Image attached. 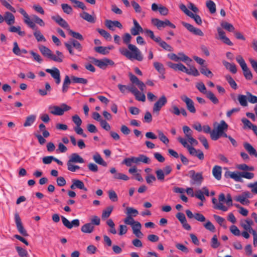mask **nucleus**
<instances>
[{
  "label": "nucleus",
  "instance_id": "28",
  "mask_svg": "<svg viewBox=\"0 0 257 257\" xmlns=\"http://www.w3.org/2000/svg\"><path fill=\"white\" fill-rule=\"evenodd\" d=\"M136 164H139L140 162L145 164H150L151 160L149 157L144 155H140L137 157H135Z\"/></svg>",
  "mask_w": 257,
  "mask_h": 257
},
{
  "label": "nucleus",
  "instance_id": "52",
  "mask_svg": "<svg viewBox=\"0 0 257 257\" xmlns=\"http://www.w3.org/2000/svg\"><path fill=\"white\" fill-rule=\"evenodd\" d=\"M200 72L207 77L212 78L213 76L211 71L205 66H203L200 69Z\"/></svg>",
  "mask_w": 257,
  "mask_h": 257
},
{
  "label": "nucleus",
  "instance_id": "43",
  "mask_svg": "<svg viewBox=\"0 0 257 257\" xmlns=\"http://www.w3.org/2000/svg\"><path fill=\"white\" fill-rule=\"evenodd\" d=\"M206 97L208 98L210 101H212L214 104H218L219 102L218 99L216 98L215 95L210 91H208L207 94H206Z\"/></svg>",
  "mask_w": 257,
  "mask_h": 257
},
{
  "label": "nucleus",
  "instance_id": "49",
  "mask_svg": "<svg viewBox=\"0 0 257 257\" xmlns=\"http://www.w3.org/2000/svg\"><path fill=\"white\" fill-rule=\"evenodd\" d=\"M196 87L201 93L205 95L208 91L206 90L204 84L202 82L196 83Z\"/></svg>",
  "mask_w": 257,
  "mask_h": 257
},
{
  "label": "nucleus",
  "instance_id": "63",
  "mask_svg": "<svg viewBox=\"0 0 257 257\" xmlns=\"http://www.w3.org/2000/svg\"><path fill=\"white\" fill-rule=\"evenodd\" d=\"M128 91L132 93L135 96L136 98H137V94H139V91L138 90L136 87L134 86L133 84H131L128 85L127 87Z\"/></svg>",
  "mask_w": 257,
  "mask_h": 257
},
{
  "label": "nucleus",
  "instance_id": "14",
  "mask_svg": "<svg viewBox=\"0 0 257 257\" xmlns=\"http://www.w3.org/2000/svg\"><path fill=\"white\" fill-rule=\"evenodd\" d=\"M181 99L186 103V107L190 112L194 113L196 112V109L194 107V102L191 99L184 95L181 96Z\"/></svg>",
  "mask_w": 257,
  "mask_h": 257
},
{
  "label": "nucleus",
  "instance_id": "62",
  "mask_svg": "<svg viewBox=\"0 0 257 257\" xmlns=\"http://www.w3.org/2000/svg\"><path fill=\"white\" fill-rule=\"evenodd\" d=\"M158 136L161 141L164 143L165 144H168L169 142L168 138L164 135L163 133L161 131H158Z\"/></svg>",
  "mask_w": 257,
  "mask_h": 257
},
{
  "label": "nucleus",
  "instance_id": "29",
  "mask_svg": "<svg viewBox=\"0 0 257 257\" xmlns=\"http://www.w3.org/2000/svg\"><path fill=\"white\" fill-rule=\"evenodd\" d=\"M243 147L250 155L254 156L257 158V152L250 144L245 143L243 144Z\"/></svg>",
  "mask_w": 257,
  "mask_h": 257
},
{
  "label": "nucleus",
  "instance_id": "24",
  "mask_svg": "<svg viewBox=\"0 0 257 257\" xmlns=\"http://www.w3.org/2000/svg\"><path fill=\"white\" fill-rule=\"evenodd\" d=\"M4 21L9 25H13L15 23V18L14 15L9 12H6L4 16Z\"/></svg>",
  "mask_w": 257,
  "mask_h": 257
},
{
  "label": "nucleus",
  "instance_id": "54",
  "mask_svg": "<svg viewBox=\"0 0 257 257\" xmlns=\"http://www.w3.org/2000/svg\"><path fill=\"white\" fill-rule=\"evenodd\" d=\"M97 31L100 34V35L103 37L105 39L109 40L111 39V37L110 34L105 30L97 29Z\"/></svg>",
  "mask_w": 257,
  "mask_h": 257
},
{
  "label": "nucleus",
  "instance_id": "20",
  "mask_svg": "<svg viewBox=\"0 0 257 257\" xmlns=\"http://www.w3.org/2000/svg\"><path fill=\"white\" fill-rule=\"evenodd\" d=\"M187 149L191 155L197 157L200 160H203L204 159V154L201 150H197L191 146Z\"/></svg>",
  "mask_w": 257,
  "mask_h": 257
},
{
  "label": "nucleus",
  "instance_id": "12",
  "mask_svg": "<svg viewBox=\"0 0 257 257\" xmlns=\"http://www.w3.org/2000/svg\"><path fill=\"white\" fill-rule=\"evenodd\" d=\"M45 71L51 74V76L55 80L56 84H59L60 83V73L57 68L54 67L52 69H46Z\"/></svg>",
  "mask_w": 257,
  "mask_h": 257
},
{
  "label": "nucleus",
  "instance_id": "7",
  "mask_svg": "<svg viewBox=\"0 0 257 257\" xmlns=\"http://www.w3.org/2000/svg\"><path fill=\"white\" fill-rule=\"evenodd\" d=\"M151 22L159 30H161L162 28H165L167 26H169L172 29L176 28V26L167 19H166L165 21H161L157 18H153L152 19Z\"/></svg>",
  "mask_w": 257,
  "mask_h": 257
},
{
  "label": "nucleus",
  "instance_id": "15",
  "mask_svg": "<svg viewBox=\"0 0 257 257\" xmlns=\"http://www.w3.org/2000/svg\"><path fill=\"white\" fill-rule=\"evenodd\" d=\"M128 76L130 81L133 84L137 85L141 91H143L144 90L145 87V84L142 81H140L136 76L130 73Z\"/></svg>",
  "mask_w": 257,
  "mask_h": 257
},
{
  "label": "nucleus",
  "instance_id": "8",
  "mask_svg": "<svg viewBox=\"0 0 257 257\" xmlns=\"http://www.w3.org/2000/svg\"><path fill=\"white\" fill-rule=\"evenodd\" d=\"M189 174L191 179V184L200 185L201 184L203 180L202 172L196 173L195 171L191 170L189 172Z\"/></svg>",
  "mask_w": 257,
  "mask_h": 257
},
{
  "label": "nucleus",
  "instance_id": "48",
  "mask_svg": "<svg viewBox=\"0 0 257 257\" xmlns=\"http://www.w3.org/2000/svg\"><path fill=\"white\" fill-rule=\"evenodd\" d=\"M186 73L194 76H198L200 75L198 70L193 66H190L189 69H187Z\"/></svg>",
  "mask_w": 257,
  "mask_h": 257
},
{
  "label": "nucleus",
  "instance_id": "42",
  "mask_svg": "<svg viewBox=\"0 0 257 257\" xmlns=\"http://www.w3.org/2000/svg\"><path fill=\"white\" fill-rule=\"evenodd\" d=\"M71 78V81L73 83L85 84H87L88 82L87 80L83 78H79L74 76H72Z\"/></svg>",
  "mask_w": 257,
  "mask_h": 257
},
{
  "label": "nucleus",
  "instance_id": "56",
  "mask_svg": "<svg viewBox=\"0 0 257 257\" xmlns=\"http://www.w3.org/2000/svg\"><path fill=\"white\" fill-rule=\"evenodd\" d=\"M16 249L20 257H28L27 251L20 246H16Z\"/></svg>",
  "mask_w": 257,
  "mask_h": 257
},
{
  "label": "nucleus",
  "instance_id": "27",
  "mask_svg": "<svg viewBox=\"0 0 257 257\" xmlns=\"http://www.w3.org/2000/svg\"><path fill=\"white\" fill-rule=\"evenodd\" d=\"M222 63L225 68L228 70L231 73L235 74L237 72L236 66L234 63H230L226 61H223Z\"/></svg>",
  "mask_w": 257,
  "mask_h": 257
},
{
  "label": "nucleus",
  "instance_id": "60",
  "mask_svg": "<svg viewBox=\"0 0 257 257\" xmlns=\"http://www.w3.org/2000/svg\"><path fill=\"white\" fill-rule=\"evenodd\" d=\"M61 7L65 13L67 14H70L72 13L73 9L69 5L67 4H62L61 5Z\"/></svg>",
  "mask_w": 257,
  "mask_h": 257
},
{
  "label": "nucleus",
  "instance_id": "50",
  "mask_svg": "<svg viewBox=\"0 0 257 257\" xmlns=\"http://www.w3.org/2000/svg\"><path fill=\"white\" fill-rule=\"evenodd\" d=\"M237 97L238 100L241 106H246L247 105L246 96L242 94H239L238 95Z\"/></svg>",
  "mask_w": 257,
  "mask_h": 257
},
{
  "label": "nucleus",
  "instance_id": "3",
  "mask_svg": "<svg viewBox=\"0 0 257 257\" xmlns=\"http://www.w3.org/2000/svg\"><path fill=\"white\" fill-rule=\"evenodd\" d=\"M64 44L69 54L71 55H74L73 48L75 49L78 52H80L82 50L81 44L74 39H70L68 42H66Z\"/></svg>",
  "mask_w": 257,
  "mask_h": 257
},
{
  "label": "nucleus",
  "instance_id": "13",
  "mask_svg": "<svg viewBox=\"0 0 257 257\" xmlns=\"http://www.w3.org/2000/svg\"><path fill=\"white\" fill-rule=\"evenodd\" d=\"M167 102L166 97L163 95L154 104L153 110L154 112H159L161 108L165 105Z\"/></svg>",
  "mask_w": 257,
  "mask_h": 257
},
{
  "label": "nucleus",
  "instance_id": "16",
  "mask_svg": "<svg viewBox=\"0 0 257 257\" xmlns=\"http://www.w3.org/2000/svg\"><path fill=\"white\" fill-rule=\"evenodd\" d=\"M19 11L25 18L24 20L25 24H26L31 29H35L36 25L35 23L30 19L29 15L26 11L22 8H20Z\"/></svg>",
  "mask_w": 257,
  "mask_h": 257
},
{
  "label": "nucleus",
  "instance_id": "36",
  "mask_svg": "<svg viewBox=\"0 0 257 257\" xmlns=\"http://www.w3.org/2000/svg\"><path fill=\"white\" fill-rule=\"evenodd\" d=\"M68 32L70 35L73 38L77 39L80 41H83L84 38L83 36L79 33L76 32L71 30L70 28L68 29Z\"/></svg>",
  "mask_w": 257,
  "mask_h": 257
},
{
  "label": "nucleus",
  "instance_id": "11",
  "mask_svg": "<svg viewBox=\"0 0 257 257\" xmlns=\"http://www.w3.org/2000/svg\"><path fill=\"white\" fill-rule=\"evenodd\" d=\"M61 220L63 225L68 229H71L73 227H78L80 225L79 220L75 219L71 222L64 216H61Z\"/></svg>",
  "mask_w": 257,
  "mask_h": 257
},
{
  "label": "nucleus",
  "instance_id": "61",
  "mask_svg": "<svg viewBox=\"0 0 257 257\" xmlns=\"http://www.w3.org/2000/svg\"><path fill=\"white\" fill-rule=\"evenodd\" d=\"M241 174V173L239 172H233V174L231 175V178L235 181L242 182V179Z\"/></svg>",
  "mask_w": 257,
  "mask_h": 257
},
{
  "label": "nucleus",
  "instance_id": "10",
  "mask_svg": "<svg viewBox=\"0 0 257 257\" xmlns=\"http://www.w3.org/2000/svg\"><path fill=\"white\" fill-rule=\"evenodd\" d=\"M181 24L185 28L193 34L201 37L204 36V33L200 29L195 28L193 25L185 22H182Z\"/></svg>",
  "mask_w": 257,
  "mask_h": 257
},
{
  "label": "nucleus",
  "instance_id": "4",
  "mask_svg": "<svg viewBox=\"0 0 257 257\" xmlns=\"http://www.w3.org/2000/svg\"><path fill=\"white\" fill-rule=\"evenodd\" d=\"M236 60L240 66L243 71L244 77L247 80H251L252 78V73L247 67V66L242 57L240 55L237 56L236 58Z\"/></svg>",
  "mask_w": 257,
  "mask_h": 257
},
{
  "label": "nucleus",
  "instance_id": "9",
  "mask_svg": "<svg viewBox=\"0 0 257 257\" xmlns=\"http://www.w3.org/2000/svg\"><path fill=\"white\" fill-rule=\"evenodd\" d=\"M15 220L17 229L18 230L19 232L23 236H28V234L27 233V231L24 228L23 225V224L21 221V219L18 213H16L15 214Z\"/></svg>",
  "mask_w": 257,
  "mask_h": 257
},
{
  "label": "nucleus",
  "instance_id": "45",
  "mask_svg": "<svg viewBox=\"0 0 257 257\" xmlns=\"http://www.w3.org/2000/svg\"><path fill=\"white\" fill-rule=\"evenodd\" d=\"M206 7L211 14H213L216 12V6L213 1L211 0L207 1Z\"/></svg>",
  "mask_w": 257,
  "mask_h": 257
},
{
  "label": "nucleus",
  "instance_id": "53",
  "mask_svg": "<svg viewBox=\"0 0 257 257\" xmlns=\"http://www.w3.org/2000/svg\"><path fill=\"white\" fill-rule=\"evenodd\" d=\"M95 52L97 53H98L99 54H102V55H107L108 54L109 52L107 51V49L106 48V47H103V46H98L95 47L94 48Z\"/></svg>",
  "mask_w": 257,
  "mask_h": 257
},
{
  "label": "nucleus",
  "instance_id": "39",
  "mask_svg": "<svg viewBox=\"0 0 257 257\" xmlns=\"http://www.w3.org/2000/svg\"><path fill=\"white\" fill-rule=\"evenodd\" d=\"M225 78L226 80L227 81L232 89L236 90L237 88V86L236 82L230 75H226L225 76Z\"/></svg>",
  "mask_w": 257,
  "mask_h": 257
},
{
  "label": "nucleus",
  "instance_id": "38",
  "mask_svg": "<svg viewBox=\"0 0 257 257\" xmlns=\"http://www.w3.org/2000/svg\"><path fill=\"white\" fill-rule=\"evenodd\" d=\"M182 61L186 63L187 64L190 63L192 60L189 57L185 55L183 53H179L178 55V61Z\"/></svg>",
  "mask_w": 257,
  "mask_h": 257
},
{
  "label": "nucleus",
  "instance_id": "23",
  "mask_svg": "<svg viewBox=\"0 0 257 257\" xmlns=\"http://www.w3.org/2000/svg\"><path fill=\"white\" fill-rule=\"evenodd\" d=\"M110 172L111 174H114L113 178L115 179L123 180L124 181H127L129 179V177L127 175L120 173H116V170L115 168H111L110 170Z\"/></svg>",
  "mask_w": 257,
  "mask_h": 257
},
{
  "label": "nucleus",
  "instance_id": "19",
  "mask_svg": "<svg viewBox=\"0 0 257 257\" xmlns=\"http://www.w3.org/2000/svg\"><path fill=\"white\" fill-rule=\"evenodd\" d=\"M133 27L131 29V33L133 36H137L140 34V33H143L144 30L140 25L139 23L136 20H133Z\"/></svg>",
  "mask_w": 257,
  "mask_h": 257
},
{
  "label": "nucleus",
  "instance_id": "32",
  "mask_svg": "<svg viewBox=\"0 0 257 257\" xmlns=\"http://www.w3.org/2000/svg\"><path fill=\"white\" fill-rule=\"evenodd\" d=\"M71 83V80L70 79L68 75H66L62 86V91L63 93H65L67 92Z\"/></svg>",
  "mask_w": 257,
  "mask_h": 257
},
{
  "label": "nucleus",
  "instance_id": "2",
  "mask_svg": "<svg viewBox=\"0 0 257 257\" xmlns=\"http://www.w3.org/2000/svg\"><path fill=\"white\" fill-rule=\"evenodd\" d=\"M39 49L44 57L56 62L60 63L63 61L64 56L62 52L56 51V53L57 55H55L53 54L52 51L49 48L43 45L40 46Z\"/></svg>",
  "mask_w": 257,
  "mask_h": 257
},
{
  "label": "nucleus",
  "instance_id": "22",
  "mask_svg": "<svg viewBox=\"0 0 257 257\" xmlns=\"http://www.w3.org/2000/svg\"><path fill=\"white\" fill-rule=\"evenodd\" d=\"M52 19L56 22L59 25L63 28L66 29L68 30V29L69 28V26L67 22L62 18L59 15L53 16L52 17Z\"/></svg>",
  "mask_w": 257,
  "mask_h": 257
},
{
  "label": "nucleus",
  "instance_id": "33",
  "mask_svg": "<svg viewBox=\"0 0 257 257\" xmlns=\"http://www.w3.org/2000/svg\"><path fill=\"white\" fill-rule=\"evenodd\" d=\"M93 159L96 163L99 165H101L104 167H106L107 166L106 162L103 160L100 154L97 153L93 155Z\"/></svg>",
  "mask_w": 257,
  "mask_h": 257
},
{
  "label": "nucleus",
  "instance_id": "5",
  "mask_svg": "<svg viewBox=\"0 0 257 257\" xmlns=\"http://www.w3.org/2000/svg\"><path fill=\"white\" fill-rule=\"evenodd\" d=\"M91 62L96 66L102 69H105L109 65H114V62L108 58H105L102 59H97L95 58H90Z\"/></svg>",
  "mask_w": 257,
  "mask_h": 257
},
{
  "label": "nucleus",
  "instance_id": "58",
  "mask_svg": "<svg viewBox=\"0 0 257 257\" xmlns=\"http://www.w3.org/2000/svg\"><path fill=\"white\" fill-rule=\"evenodd\" d=\"M156 174L157 176V178L158 180L161 182H164L165 180V173H164L163 170L161 169H159L156 171Z\"/></svg>",
  "mask_w": 257,
  "mask_h": 257
},
{
  "label": "nucleus",
  "instance_id": "46",
  "mask_svg": "<svg viewBox=\"0 0 257 257\" xmlns=\"http://www.w3.org/2000/svg\"><path fill=\"white\" fill-rule=\"evenodd\" d=\"M228 128L227 124L224 120H221L220 124L218 125L216 130L221 134L224 131H226Z\"/></svg>",
  "mask_w": 257,
  "mask_h": 257
},
{
  "label": "nucleus",
  "instance_id": "17",
  "mask_svg": "<svg viewBox=\"0 0 257 257\" xmlns=\"http://www.w3.org/2000/svg\"><path fill=\"white\" fill-rule=\"evenodd\" d=\"M105 25L108 29L113 31L115 30L114 27H117L119 29L122 28L121 24L118 21L106 20L105 21Z\"/></svg>",
  "mask_w": 257,
  "mask_h": 257
},
{
  "label": "nucleus",
  "instance_id": "44",
  "mask_svg": "<svg viewBox=\"0 0 257 257\" xmlns=\"http://www.w3.org/2000/svg\"><path fill=\"white\" fill-rule=\"evenodd\" d=\"M113 209V207L112 206H110L107 207L106 209L103 210L102 213V218H108L111 212L112 211Z\"/></svg>",
  "mask_w": 257,
  "mask_h": 257
},
{
  "label": "nucleus",
  "instance_id": "64",
  "mask_svg": "<svg viewBox=\"0 0 257 257\" xmlns=\"http://www.w3.org/2000/svg\"><path fill=\"white\" fill-rule=\"evenodd\" d=\"M235 200L236 201L239 202L243 205H247L249 203V201L241 195L237 196L236 197Z\"/></svg>",
  "mask_w": 257,
  "mask_h": 257
},
{
  "label": "nucleus",
  "instance_id": "59",
  "mask_svg": "<svg viewBox=\"0 0 257 257\" xmlns=\"http://www.w3.org/2000/svg\"><path fill=\"white\" fill-rule=\"evenodd\" d=\"M221 134L218 132L216 130H213L210 133V138L213 141L217 140L220 137Z\"/></svg>",
  "mask_w": 257,
  "mask_h": 257
},
{
  "label": "nucleus",
  "instance_id": "34",
  "mask_svg": "<svg viewBox=\"0 0 257 257\" xmlns=\"http://www.w3.org/2000/svg\"><path fill=\"white\" fill-rule=\"evenodd\" d=\"M80 17L82 19L89 23H94L95 22V18L87 12H83L82 14H80Z\"/></svg>",
  "mask_w": 257,
  "mask_h": 257
},
{
  "label": "nucleus",
  "instance_id": "31",
  "mask_svg": "<svg viewBox=\"0 0 257 257\" xmlns=\"http://www.w3.org/2000/svg\"><path fill=\"white\" fill-rule=\"evenodd\" d=\"M94 226L92 223H87L82 226L81 230L82 232L86 233H90L93 231Z\"/></svg>",
  "mask_w": 257,
  "mask_h": 257
},
{
  "label": "nucleus",
  "instance_id": "40",
  "mask_svg": "<svg viewBox=\"0 0 257 257\" xmlns=\"http://www.w3.org/2000/svg\"><path fill=\"white\" fill-rule=\"evenodd\" d=\"M241 121L243 123V128H249L252 130L253 128V126H255V125L253 124L247 118L243 117L241 119Z\"/></svg>",
  "mask_w": 257,
  "mask_h": 257
},
{
  "label": "nucleus",
  "instance_id": "6",
  "mask_svg": "<svg viewBox=\"0 0 257 257\" xmlns=\"http://www.w3.org/2000/svg\"><path fill=\"white\" fill-rule=\"evenodd\" d=\"M71 107L65 103H62L60 106H50L49 109L51 110L50 112L56 115H62L65 111L70 110Z\"/></svg>",
  "mask_w": 257,
  "mask_h": 257
},
{
  "label": "nucleus",
  "instance_id": "41",
  "mask_svg": "<svg viewBox=\"0 0 257 257\" xmlns=\"http://www.w3.org/2000/svg\"><path fill=\"white\" fill-rule=\"evenodd\" d=\"M126 214L128 216L136 217L138 214V211L133 207H127L126 208V211L125 212Z\"/></svg>",
  "mask_w": 257,
  "mask_h": 257
},
{
  "label": "nucleus",
  "instance_id": "18",
  "mask_svg": "<svg viewBox=\"0 0 257 257\" xmlns=\"http://www.w3.org/2000/svg\"><path fill=\"white\" fill-rule=\"evenodd\" d=\"M151 8L154 12L159 11L160 14L163 16H166L168 14V9L161 5L158 6L157 4L153 3L152 5Z\"/></svg>",
  "mask_w": 257,
  "mask_h": 257
},
{
  "label": "nucleus",
  "instance_id": "55",
  "mask_svg": "<svg viewBox=\"0 0 257 257\" xmlns=\"http://www.w3.org/2000/svg\"><path fill=\"white\" fill-rule=\"evenodd\" d=\"M132 163H135V157L131 158H126L124 159L122 162V164H125L127 167H130L132 165Z\"/></svg>",
  "mask_w": 257,
  "mask_h": 257
},
{
  "label": "nucleus",
  "instance_id": "25",
  "mask_svg": "<svg viewBox=\"0 0 257 257\" xmlns=\"http://www.w3.org/2000/svg\"><path fill=\"white\" fill-rule=\"evenodd\" d=\"M67 162L69 163H84V159L77 153H73L71 154L69 160Z\"/></svg>",
  "mask_w": 257,
  "mask_h": 257
},
{
  "label": "nucleus",
  "instance_id": "26",
  "mask_svg": "<svg viewBox=\"0 0 257 257\" xmlns=\"http://www.w3.org/2000/svg\"><path fill=\"white\" fill-rule=\"evenodd\" d=\"M212 174L216 180H220L221 179L222 175L221 167L217 165L214 166L212 169Z\"/></svg>",
  "mask_w": 257,
  "mask_h": 257
},
{
  "label": "nucleus",
  "instance_id": "47",
  "mask_svg": "<svg viewBox=\"0 0 257 257\" xmlns=\"http://www.w3.org/2000/svg\"><path fill=\"white\" fill-rule=\"evenodd\" d=\"M51 86L48 82L45 83V89H39L38 92L42 96H45L48 94V92L50 91Z\"/></svg>",
  "mask_w": 257,
  "mask_h": 257
},
{
  "label": "nucleus",
  "instance_id": "1",
  "mask_svg": "<svg viewBox=\"0 0 257 257\" xmlns=\"http://www.w3.org/2000/svg\"><path fill=\"white\" fill-rule=\"evenodd\" d=\"M132 37L129 33H125L122 37V40L124 44L127 45L128 49L130 52L125 48L122 47L119 49L120 53L129 60L135 59L139 61L143 60V56L141 51L134 45L130 44Z\"/></svg>",
  "mask_w": 257,
  "mask_h": 257
},
{
  "label": "nucleus",
  "instance_id": "35",
  "mask_svg": "<svg viewBox=\"0 0 257 257\" xmlns=\"http://www.w3.org/2000/svg\"><path fill=\"white\" fill-rule=\"evenodd\" d=\"M36 116L34 114L30 115L26 117V121L24 123L25 127L31 126L35 121Z\"/></svg>",
  "mask_w": 257,
  "mask_h": 257
},
{
  "label": "nucleus",
  "instance_id": "51",
  "mask_svg": "<svg viewBox=\"0 0 257 257\" xmlns=\"http://www.w3.org/2000/svg\"><path fill=\"white\" fill-rule=\"evenodd\" d=\"M221 27L228 32H233L234 30L233 26L226 22H223L221 23Z\"/></svg>",
  "mask_w": 257,
  "mask_h": 257
},
{
  "label": "nucleus",
  "instance_id": "21",
  "mask_svg": "<svg viewBox=\"0 0 257 257\" xmlns=\"http://www.w3.org/2000/svg\"><path fill=\"white\" fill-rule=\"evenodd\" d=\"M72 184L70 186V188L71 189L78 188L83 190L85 191H87V189L85 187L84 184L82 181L78 179H73L72 180Z\"/></svg>",
  "mask_w": 257,
  "mask_h": 257
},
{
  "label": "nucleus",
  "instance_id": "57",
  "mask_svg": "<svg viewBox=\"0 0 257 257\" xmlns=\"http://www.w3.org/2000/svg\"><path fill=\"white\" fill-rule=\"evenodd\" d=\"M154 66L155 68L161 74H164L165 73V68L164 67L163 65L159 62H155L154 63Z\"/></svg>",
  "mask_w": 257,
  "mask_h": 257
},
{
  "label": "nucleus",
  "instance_id": "37",
  "mask_svg": "<svg viewBox=\"0 0 257 257\" xmlns=\"http://www.w3.org/2000/svg\"><path fill=\"white\" fill-rule=\"evenodd\" d=\"M34 30H35V32H34V35L38 42H45L46 41L45 38L41 34V32L36 29V26L35 27V29Z\"/></svg>",
  "mask_w": 257,
  "mask_h": 257
},
{
  "label": "nucleus",
  "instance_id": "30",
  "mask_svg": "<svg viewBox=\"0 0 257 257\" xmlns=\"http://www.w3.org/2000/svg\"><path fill=\"white\" fill-rule=\"evenodd\" d=\"M21 28L20 26H10L8 30L11 33H17L18 34L22 37H24L25 36V32L24 31H22Z\"/></svg>",
  "mask_w": 257,
  "mask_h": 257
}]
</instances>
